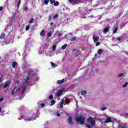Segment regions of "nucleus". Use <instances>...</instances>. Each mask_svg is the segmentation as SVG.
Wrapping results in <instances>:
<instances>
[{"label": "nucleus", "mask_w": 128, "mask_h": 128, "mask_svg": "<svg viewBox=\"0 0 128 128\" xmlns=\"http://www.w3.org/2000/svg\"><path fill=\"white\" fill-rule=\"evenodd\" d=\"M30 44L28 42V40H27L25 46V52L23 54V60L24 62L22 66V68H24V82L22 84L19 88H15L12 90V96L14 94H24V90L26 88V86L30 82H36L40 80V77L38 75V70H32V69H28L30 68V64L26 62L24 58L26 56V52H30Z\"/></svg>", "instance_id": "1"}, {"label": "nucleus", "mask_w": 128, "mask_h": 128, "mask_svg": "<svg viewBox=\"0 0 128 128\" xmlns=\"http://www.w3.org/2000/svg\"><path fill=\"white\" fill-rule=\"evenodd\" d=\"M38 116H40V112H37L33 114L27 113L23 114H21L20 117L18 118V120H21L23 118L25 122H32L36 120Z\"/></svg>", "instance_id": "2"}, {"label": "nucleus", "mask_w": 128, "mask_h": 128, "mask_svg": "<svg viewBox=\"0 0 128 128\" xmlns=\"http://www.w3.org/2000/svg\"><path fill=\"white\" fill-rule=\"evenodd\" d=\"M8 20L9 21V25H8L6 27V32H8V34L9 36H12V26L14 24V16L10 17Z\"/></svg>", "instance_id": "3"}, {"label": "nucleus", "mask_w": 128, "mask_h": 128, "mask_svg": "<svg viewBox=\"0 0 128 128\" xmlns=\"http://www.w3.org/2000/svg\"><path fill=\"white\" fill-rule=\"evenodd\" d=\"M0 40H6L5 42V44H8L10 42H14V36L10 37L7 36L6 37V34L2 33L0 36Z\"/></svg>", "instance_id": "4"}, {"label": "nucleus", "mask_w": 128, "mask_h": 128, "mask_svg": "<svg viewBox=\"0 0 128 128\" xmlns=\"http://www.w3.org/2000/svg\"><path fill=\"white\" fill-rule=\"evenodd\" d=\"M54 92H56L55 94V96L56 98H60L62 96V92H64V90L60 89V87H58L54 90Z\"/></svg>", "instance_id": "5"}, {"label": "nucleus", "mask_w": 128, "mask_h": 128, "mask_svg": "<svg viewBox=\"0 0 128 128\" xmlns=\"http://www.w3.org/2000/svg\"><path fill=\"white\" fill-rule=\"evenodd\" d=\"M64 102H66V104H68L70 102V99H68L66 98H63L61 101L60 104V108H62L64 106Z\"/></svg>", "instance_id": "6"}, {"label": "nucleus", "mask_w": 128, "mask_h": 128, "mask_svg": "<svg viewBox=\"0 0 128 128\" xmlns=\"http://www.w3.org/2000/svg\"><path fill=\"white\" fill-rule=\"evenodd\" d=\"M84 117L83 116H80L76 118L77 122H80V124H84Z\"/></svg>", "instance_id": "7"}, {"label": "nucleus", "mask_w": 128, "mask_h": 128, "mask_svg": "<svg viewBox=\"0 0 128 128\" xmlns=\"http://www.w3.org/2000/svg\"><path fill=\"white\" fill-rule=\"evenodd\" d=\"M88 124H90L92 126H94L96 124V121L94 120V118H92L90 117L88 120Z\"/></svg>", "instance_id": "8"}, {"label": "nucleus", "mask_w": 128, "mask_h": 128, "mask_svg": "<svg viewBox=\"0 0 128 128\" xmlns=\"http://www.w3.org/2000/svg\"><path fill=\"white\" fill-rule=\"evenodd\" d=\"M98 36L96 34H94L93 36V40H94V42H98V40H99Z\"/></svg>", "instance_id": "9"}, {"label": "nucleus", "mask_w": 128, "mask_h": 128, "mask_svg": "<svg viewBox=\"0 0 128 128\" xmlns=\"http://www.w3.org/2000/svg\"><path fill=\"white\" fill-rule=\"evenodd\" d=\"M114 119L112 118H107L106 120L104 122L105 124H108V122H114Z\"/></svg>", "instance_id": "10"}, {"label": "nucleus", "mask_w": 128, "mask_h": 128, "mask_svg": "<svg viewBox=\"0 0 128 128\" xmlns=\"http://www.w3.org/2000/svg\"><path fill=\"white\" fill-rule=\"evenodd\" d=\"M70 2H71L72 4H76L80 3V0H68Z\"/></svg>", "instance_id": "11"}, {"label": "nucleus", "mask_w": 128, "mask_h": 128, "mask_svg": "<svg viewBox=\"0 0 128 128\" xmlns=\"http://www.w3.org/2000/svg\"><path fill=\"white\" fill-rule=\"evenodd\" d=\"M44 52V47H40L39 49L38 54H42Z\"/></svg>", "instance_id": "12"}, {"label": "nucleus", "mask_w": 128, "mask_h": 128, "mask_svg": "<svg viewBox=\"0 0 128 128\" xmlns=\"http://www.w3.org/2000/svg\"><path fill=\"white\" fill-rule=\"evenodd\" d=\"M80 18H86V14H84V12H80Z\"/></svg>", "instance_id": "13"}, {"label": "nucleus", "mask_w": 128, "mask_h": 128, "mask_svg": "<svg viewBox=\"0 0 128 128\" xmlns=\"http://www.w3.org/2000/svg\"><path fill=\"white\" fill-rule=\"evenodd\" d=\"M108 30H110V28L106 27L103 30V32L104 34H106L108 32Z\"/></svg>", "instance_id": "14"}, {"label": "nucleus", "mask_w": 128, "mask_h": 128, "mask_svg": "<svg viewBox=\"0 0 128 128\" xmlns=\"http://www.w3.org/2000/svg\"><path fill=\"white\" fill-rule=\"evenodd\" d=\"M10 81L6 82L5 83V84L4 86V88H6L10 86Z\"/></svg>", "instance_id": "15"}, {"label": "nucleus", "mask_w": 128, "mask_h": 128, "mask_svg": "<svg viewBox=\"0 0 128 128\" xmlns=\"http://www.w3.org/2000/svg\"><path fill=\"white\" fill-rule=\"evenodd\" d=\"M54 36H62V34L60 33V32L58 31L57 32H56L55 33Z\"/></svg>", "instance_id": "16"}, {"label": "nucleus", "mask_w": 128, "mask_h": 128, "mask_svg": "<svg viewBox=\"0 0 128 128\" xmlns=\"http://www.w3.org/2000/svg\"><path fill=\"white\" fill-rule=\"evenodd\" d=\"M64 79H62V80H58L57 81V84H64Z\"/></svg>", "instance_id": "17"}, {"label": "nucleus", "mask_w": 128, "mask_h": 128, "mask_svg": "<svg viewBox=\"0 0 128 128\" xmlns=\"http://www.w3.org/2000/svg\"><path fill=\"white\" fill-rule=\"evenodd\" d=\"M118 26H114L113 28V34H116Z\"/></svg>", "instance_id": "18"}, {"label": "nucleus", "mask_w": 128, "mask_h": 128, "mask_svg": "<svg viewBox=\"0 0 128 128\" xmlns=\"http://www.w3.org/2000/svg\"><path fill=\"white\" fill-rule=\"evenodd\" d=\"M68 122L70 124H72V117H69L68 118Z\"/></svg>", "instance_id": "19"}, {"label": "nucleus", "mask_w": 128, "mask_h": 128, "mask_svg": "<svg viewBox=\"0 0 128 128\" xmlns=\"http://www.w3.org/2000/svg\"><path fill=\"white\" fill-rule=\"evenodd\" d=\"M24 106H20L19 108V111L20 112H24Z\"/></svg>", "instance_id": "20"}, {"label": "nucleus", "mask_w": 128, "mask_h": 128, "mask_svg": "<svg viewBox=\"0 0 128 128\" xmlns=\"http://www.w3.org/2000/svg\"><path fill=\"white\" fill-rule=\"evenodd\" d=\"M46 56H52L54 53L52 52H50L49 53H46Z\"/></svg>", "instance_id": "21"}, {"label": "nucleus", "mask_w": 128, "mask_h": 128, "mask_svg": "<svg viewBox=\"0 0 128 128\" xmlns=\"http://www.w3.org/2000/svg\"><path fill=\"white\" fill-rule=\"evenodd\" d=\"M46 34V32H44V30H42L40 33V35L41 36H44V34Z\"/></svg>", "instance_id": "22"}, {"label": "nucleus", "mask_w": 128, "mask_h": 128, "mask_svg": "<svg viewBox=\"0 0 128 128\" xmlns=\"http://www.w3.org/2000/svg\"><path fill=\"white\" fill-rule=\"evenodd\" d=\"M54 34V31H50L48 34V36L50 38V36H52V34Z\"/></svg>", "instance_id": "23"}, {"label": "nucleus", "mask_w": 128, "mask_h": 128, "mask_svg": "<svg viewBox=\"0 0 128 128\" xmlns=\"http://www.w3.org/2000/svg\"><path fill=\"white\" fill-rule=\"evenodd\" d=\"M58 18V14H56L54 16H53L52 20H56V18Z\"/></svg>", "instance_id": "24"}, {"label": "nucleus", "mask_w": 128, "mask_h": 128, "mask_svg": "<svg viewBox=\"0 0 128 128\" xmlns=\"http://www.w3.org/2000/svg\"><path fill=\"white\" fill-rule=\"evenodd\" d=\"M104 51L102 50V49H100L98 50V54H102V52Z\"/></svg>", "instance_id": "25"}, {"label": "nucleus", "mask_w": 128, "mask_h": 128, "mask_svg": "<svg viewBox=\"0 0 128 128\" xmlns=\"http://www.w3.org/2000/svg\"><path fill=\"white\" fill-rule=\"evenodd\" d=\"M48 2H50V0H44V4H48Z\"/></svg>", "instance_id": "26"}, {"label": "nucleus", "mask_w": 128, "mask_h": 128, "mask_svg": "<svg viewBox=\"0 0 128 128\" xmlns=\"http://www.w3.org/2000/svg\"><path fill=\"white\" fill-rule=\"evenodd\" d=\"M56 45H54L52 46V50L54 52H56Z\"/></svg>", "instance_id": "27"}, {"label": "nucleus", "mask_w": 128, "mask_h": 128, "mask_svg": "<svg viewBox=\"0 0 128 128\" xmlns=\"http://www.w3.org/2000/svg\"><path fill=\"white\" fill-rule=\"evenodd\" d=\"M118 128H127L126 125H119Z\"/></svg>", "instance_id": "28"}, {"label": "nucleus", "mask_w": 128, "mask_h": 128, "mask_svg": "<svg viewBox=\"0 0 128 128\" xmlns=\"http://www.w3.org/2000/svg\"><path fill=\"white\" fill-rule=\"evenodd\" d=\"M60 5V3L58 2H54V6H58Z\"/></svg>", "instance_id": "29"}, {"label": "nucleus", "mask_w": 128, "mask_h": 128, "mask_svg": "<svg viewBox=\"0 0 128 128\" xmlns=\"http://www.w3.org/2000/svg\"><path fill=\"white\" fill-rule=\"evenodd\" d=\"M86 94V91L84 90L81 92V94H82V96H84V94Z\"/></svg>", "instance_id": "30"}, {"label": "nucleus", "mask_w": 128, "mask_h": 128, "mask_svg": "<svg viewBox=\"0 0 128 128\" xmlns=\"http://www.w3.org/2000/svg\"><path fill=\"white\" fill-rule=\"evenodd\" d=\"M66 46H68L67 44H64L63 46H62V50H66Z\"/></svg>", "instance_id": "31"}, {"label": "nucleus", "mask_w": 128, "mask_h": 128, "mask_svg": "<svg viewBox=\"0 0 128 128\" xmlns=\"http://www.w3.org/2000/svg\"><path fill=\"white\" fill-rule=\"evenodd\" d=\"M51 66L53 68H56V64H54V63L52 62H51Z\"/></svg>", "instance_id": "32"}, {"label": "nucleus", "mask_w": 128, "mask_h": 128, "mask_svg": "<svg viewBox=\"0 0 128 128\" xmlns=\"http://www.w3.org/2000/svg\"><path fill=\"white\" fill-rule=\"evenodd\" d=\"M50 4H54L56 2V0H50Z\"/></svg>", "instance_id": "33"}, {"label": "nucleus", "mask_w": 128, "mask_h": 128, "mask_svg": "<svg viewBox=\"0 0 128 128\" xmlns=\"http://www.w3.org/2000/svg\"><path fill=\"white\" fill-rule=\"evenodd\" d=\"M120 40H122V37H120V38H117L116 42H120Z\"/></svg>", "instance_id": "34"}, {"label": "nucleus", "mask_w": 128, "mask_h": 128, "mask_svg": "<svg viewBox=\"0 0 128 128\" xmlns=\"http://www.w3.org/2000/svg\"><path fill=\"white\" fill-rule=\"evenodd\" d=\"M16 62H14L12 64V68H16Z\"/></svg>", "instance_id": "35"}, {"label": "nucleus", "mask_w": 128, "mask_h": 128, "mask_svg": "<svg viewBox=\"0 0 128 128\" xmlns=\"http://www.w3.org/2000/svg\"><path fill=\"white\" fill-rule=\"evenodd\" d=\"M23 10H28V6H24Z\"/></svg>", "instance_id": "36"}, {"label": "nucleus", "mask_w": 128, "mask_h": 128, "mask_svg": "<svg viewBox=\"0 0 128 128\" xmlns=\"http://www.w3.org/2000/svg\"><path fill=\"white\" fill-rule=\"evenodd\" d=\"M56 104V100H52L51 102V106H54Z\"/></svg>", "instance_id": "37"}, {"label": "nucleus", "mask_w": 128, "mask_h": 128, "mask_svg": "<svg viewBox=\"0 0 128 128\" xmlns=\"http://www.w3.org/2000/svg\"><path fill=\"white\" fill-rule=\"evenodd\" d=\"M20 0H19L17 4V8H20Z\"/></svg>", "instance_id": "38"}, {"label": "nucleus", "mask_w": 128, "mask_h": 128, "mask_svg": "<svg viewBox=\"0 0 128 128\" xmlns=\"http://www.w3.org/2000/svg\"><path fill=\"white\" fill-rule=\"evenodd\" d=\"M76 38L74 37L73 38L70 39V40L71 42H74V40H76Z\"/></svg>", "instance_id": "39"}, {"label": "nucleus", "mask_w": 128, "mask_h": 128, "mask_svg": "<svg viewBox=\"0 0 128 128\" xmlns=\"http://www.w3.org/2000/svg\"><path fill=\"white\" fill-rule=\"evenodd\" d=\"M48 98H49L50 100H52V98H54V96H52V95H50V96H49Z\"/></svg>", "instance_id": "40"}, {"label": "nucleus", "mask_w": 128, "mask_h": 128, "mask_svg": "<svg viewBox=\"0 0 128 128\" xmlns=\"http://www.w3.org/2000/svg\"><path fill=\"white\" fill-rule=\"evenodd\" d=\"M40 108H44V104L42 103L40 104Z\"/></svg>", "instance_id": "41"}, {"label": "nucleus", "mask_w": 128, "mask_h": 128, "mask_svg": "<svg viewBox=\"0 0 128 128\" xmlns=\"http://www.w3.org/2000/svg\"><path fill=\"white\" fill-rule=\"evenodd\" d=\"M95 44H96V46H100V42H96Z\"/></svg>", "instance_id": "42"}, {"label": "nucleus", "mask_w": 128, "mask_h": 128, "mask_svg": "<svg viewBox=\"0 0 128 128\" xmlns=\"http://www.w3.org/2000/svg\"><path fill=\"white\" fill-rule=\"evenodd\" d=\"M128 85V82H126V84H124L122 86V87H123V88H126Z\"/></svg>", "instance_id": "43"}, {"label": "nucleus", "mask_w": 128, "mask_h": 128, "mask_svg": "<svg viewBox=\"0 0 128 128\" xmlns=\"http://www.w3.org/2000/svg\"><path fill=\"white\" fill-rule=\"evenodd\" d=\"M26 30H30V26H26Z\"/></svg>", "instance_id": "44"}, {"label": "nucleus", "mask_w": 128, "mask_h": 128, "mask_svg": "<svg viewBox=\"0 0 128 128\" xmlns=\"http://www.w3.org/2000/svg\"><path fill=\"white\" fill-rule=\"evenodd\" d=\"M34 22V18H31L30 20L29 21V24H32Z\"/></svg>", "instance_id": "45"}, {"label": "nucleus", "mask_w": 128, "mask_h": 128, "mask_svg": "<svg viewBox=\"0 0 128 128\" xmlns=\"http://www.w3.org/2000/svg\"><path fill=\"white\" fill-rule=\"evenodd\" d=\"M124 76V73L119 74L118 75V76L120 77V76Z\"/></svg>", "instance_id": "46"}, {"label": "nucleus", "mask_w": 128, "mask_h": 128, "mask_svg": "<svg viewBox=\"0 0 128 128\" xmlns=\"http://www.w3.org/2000/svg\"><path fill=\"white\" fill-rule=\"evenodd\" d=\"M0 112H1V116H4V114H2V108H0Z\"/></svg>", "instance_id": "47"}, {"label": "nucleus", "mask_w": 128, "mask_h": 128, "mask_svg": "<svg viewBox=\"0 0 128 128\" xmlns=\"http://www.w3.org/2000/svg\"><path fill=\"white\" fill-rule=\"evenodd\" d=\"M86 128H92V126H90V125L88 124L86 125Z\"/></svg>", "instance_id": "48"}, {"label": "nucleus", "mask_w": 128, "mask_h": 128, "mask_svg": "<svg viewBox=\"0 0 128 128\" xmlns=\"http://www.w3.org/2000/svg\"><path fill=\"white\" fill-rule=\"evenodd\" d=\"M102 110H106V107H104V108H101Z\"/></svg>", "instance_id": "49"}, {"label": "nucleus", "mask_w": 128, "mask_h": 128, "mask_svg": "<svg viewBox=\"0 0 128 128\" xmlns=\"http://www.w3.org/2000/svg\"><path fill=\"white\" fill-rule=\"evenodd\" d=\"M86 12L88 13L90 12V10H86Z\"/></svg>", "instance_id": "50"}, {"label": "nucleus", "mask_w": 128, "mask_h": 128, "mask_svg": "<svg viewBox=\"0 0 128 128\" xmlns=\"http://www.w3.org/2000/svg\"><path fill=\"white\" fill-rule=\"evenodd\" d=\"M56 116H60V113H57Z\"/></svg>", "instance_id": "51"}, {"label": "nucleus", "mask_w": 128, "mask_h": 128, "mask_svg": "<svg viewBox=\"0 0 128 128\" xmlns=\"http://www.w3.org/2000/svg\"><path fill=\"white\" fill-rule=\"evenodd\" d=\"M2 100H4V98H0V102H2Z\"/></svg>", "instance_id": "52"}, {"label": "nucleus", "mask_w": 128, "mask_h": 128, "mask_svg": "<svg viewBox=\"0 0 128 128\" xmlns=\"http://www.w3.org/2000/svg\"><path fill=\"white\" fill-rule=\"evenodd\" d=\"M3 8H4L2 7H0V12H2V10Z\"/></svg>", "instance_id": "53"}, {"label": "nucleus", "mask_w": 128, "mask_h": 128, "mask_svg": "<svg viewBox=\"0 0 128 128\" xmlns=\"http://www.w3.org/2000/svg\"><path fill=\"white\" fill-rule=\"evenodd\" d=\"M74 54H76V50H74L73 51Z\"/></svg>", "instance_id": "54"}, {"label": "nucleus", "mask_w": 128, "mask_h": 128, "mask_svg": "<svg viewBox=\"0 0 128 128\" xmlns=\"http://www.w3.org/2000/svg\"><path fill=\"white\" fill-rule=\"evenodd\" d=\"M2 82V78H0V82Z\"/></svg>", "instance_id": "55"}, {"label": "nucleus", "mask_w": 128, "mask_h": 128, "mask_svg": "<svg viewBox=\"0 0 128 128\" xmlns=\"http://www.w3.org/2000/svg\"><path fill=\"white\" fill-rule=\"evenodd\" d=\"M90 18H94V16H90Z\"/></svg>", "instance_id": "56"}, {"label": "nucleus", "mask_w": 128, "mask_h": 128, "mask_svg": "<svg viewBox=\"0 0 128 128\" xmlns=\"http://www.w3.org/2000/svg\"><path fill=\"white\" fill-rule=\"evenodd\" d=\"M51 26H52V22L50 23Z\"/></svg>", "instance_id": "57"}, {"label": "nucleus", "mask_w": 128, "mask_h": 128, "mask_svg": "<svg viewBox=\"0 0 128 128\" xmlns=\"http://www.w3.org/2000/svg\"><path fill=\"white\" fill-rule=\"evenodd\" d=\"M52 18V16H50V18Z\"/></svg>", "instance_id": "58"}, {"label": "nucleus", "mask_w": 128, "mask_h": 128, "mask_svg": "<svg viewBox=\"0 0 128 128\" xmlns=\"http://www.w3.org/2000/svg\"><path fill=\"white\" fill-rule=\"evenodd\" d=\"M17 82H18V84L19 82H18V81H17Z\"/></svg>", "instance_id": "59"}, {"label": "nucleus", "mask_w": 128, "mask_h": 128, "mask_svg": "<svg viewBox=\"0 0 128 128\" xmlns=\"http://www.w3.org/2000/svg\"><path fill=\"white\" fill-rule=\"evenodd\" d=\"M0 44H2V42H0Z\"/></svg>", "instance_id": "60"}, {"label": "nucleus", "mask_w": 128, "mask_h": 128, "mask_svg": "<svg viewBox=\"0 0 128 128\" xmlns=\"http://www.w3.org/2000/svg\"><path fill=\"white\" fill-rule=\"evenodd\" d=\"M80 98H82V96H80Z\"/></svg>", "instance_id": "61"}, {"label": "nucleus", "mask_w": 128, "mask_h": 128, "mask_svg": "<svg viewBox=\"0 0 128 128\" xmlns=\"http://www.w3.org/2000/svg\"><path fill=\"white\" fill-rule=\"evenodd\" d=\"M126 54H128V53H127Z\"/></svg>", "instance_id": "62"}]
</instances>
